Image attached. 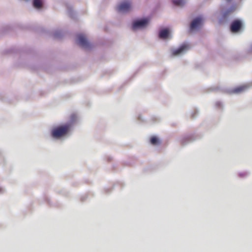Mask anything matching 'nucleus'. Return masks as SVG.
<instances>
[{
	"instance_id": "1",
	"label": "nucleus",
	"mask_w": 252,
	"mask_h": 252,
	"mask_svg": "<svg viewBox=\"0 0 252 252\" xmlns=\"http://www.w3.org/2000/svg\"><path fill=\"white\" fill-rule=\"evenodd\" d=\"M70 127L71 125L69 124L57 126L53 129L52 136L55 138H59L63 137L67 134Z\"/></svg>"
},
{
	"instance_id": "2",
	"label": "nucleus",
	"mask_w": 252,
	"mask_h": 252,
	"mask_svg": "<svg viewBox=\"0 0 252 252\" xmlns=\"http://www.w3.org/2000/svg\"><path fill=\"white\" fill-rule=\"evenodd\" d=\"M78 44L82 48L89 49L91 47V45L88 41L85 36L83 34H79L77 35Z\"/></svg>"
},
{
	"instance_id": "3",
	"label": "nucleus",
	"mask_w": 252,
	"mask_h": 252,
	"mask_svg": "<svg viewBox=\"0 0 252 252\" xmlns=\"http://www.w3.org/2000/svg\"><path fill=\"white\" fill-rule=\"evenodd\" d=\"M131 9V3L126 1L122 2L117 7V11L119 12H127Z\"/></svg>"
},
{
	"instance_id": "4",
	"label": "nucleus",
	"mask_w": 252,
	"mask_h": 252,
	"mask_svg": "<svg viewBox=\"0 0 252 252\" xmlns=\"http://www.w3.org/2000/svg\"><path fill=\"white\" fill-rule=\"evenodd\" d=\"M243 26L242 21L240 20H234L230 26V30L232 32H236L240 30Z\"/></svg>"
},
{
	"instance_id": "5",
	"label": "nucleus",
	"mask_w": 252,
	"mask_h": 252,
	"mask_svg": "<svg viewBox=\"0 0 252 252\" xmlns=\"http://www.w3.org/2000/svg\"><path fill=\"white\" fill-rule=\"evenodd\" d=\"M149 20L147 19L137 20L133 23L132 29L136 30L145 27L148 24Z\"/></svg>"
},
{
	"instance_id": "6",
	"label": "nucleus",
	"mask_w": 252,
	"mask_h": 252,
	"mask_svg": "<svg viewBox=\"0 0 252 252\" xmlns=\"http://www.w3.org/2000/svg\"><path fill=\"white\" fill-rule=\"evenodd\" d=\"M203 19L202 18L198 17L192 22L190 24V28L191 30H193L198 27L200 26V25L202 23Z\"/></svg>"
},
{
	"instance_id": "7",
	"label": "nucleus",
	"mask_w": 252,
	"mask_h": 252,
	"mask_svg": "<svg viewBox=\"0 0 252 252\" xmlns=\"http://www.w3.org/2000/svg\"><path fill=\"white\" fill-rule=\"evenodd\" d=\"M189 49V46L188 44H183L176 50H175L172 52V54L174 56H177L180 55L181 53H183L184 51H186Z\"/></svg>"
},
{
	"instance_id": "8",
	"label": "nucleus",
	"mask_w": 252,
	"mask_h": 252,
	"mask_svg": "<svg viewBox=\"0 0 252 252\" xmlns=\"http://www.w3.org/2000/svg\"><path fill=\"white\" fill-rule=\"evenodd\" d=\"M169 35V31L167 29H164L161 30L159 32L158 36L161 39H166L168 37Z\"/></svg>"
},
{
	"instance_id": "9",
	"label": "nucleus",
	"mask_w": 252,
	"mask_h": 252,
	"mask_svg": "<svg viewBox=\"0 0 252 252\" xmlns=\"http://www.w3.org/2000/svg\"><path fill=\"white\" fill-rule=\"evenodd\" d=\"M247 88H248V86L242 85L234 89L233 90V92L235 94L240 93L246 90Z\"/></svg>"
},
{
	"instance_id": "10",
	"label": "nucleus",
	"mask_w": 252,
	"mask_h": 252,
	"mask_svg": "<svg viewBox=\"0 0 252 252\" xmlns=\"http://www.w3.org/2000/svg\"><path fill=\"white\" fill-rule=\"evenodd\" d=\"M33 5L36 9L41 8L43 5L42 0H33Z\"/></svg>"
},
{
	"instance_id": "11",
	"label": "nucleus",
	"mask_w": 252,
	"mask_h": 252,
	"mask_svg": "<svg viewBox=\"0 0 252 252\" xmlns=\"http://www.w3.org/2000/svg\"><path fill=\"white\" fill-rule=\"evenodd\" d=\"M150 143H151L152 145H158L159 144L160 141L158 137L153 136L151 137V139H150Z\"/></svg>"
},
{
	"instance_id": "12",
	"label": "nucleus",
	"mask_w": 252,
	"mask_h": 252,
	"mask_svg": "<svg viewBox=\"0 0 252 252\" xmlns=\"http://www.w3.org/2000/svg\"><path fill=\"white\" fill-rule=\"evenodd\" d=\"M172 3L177 6H182L185 4L184 0H172Z\"/></svg>"
},
{
	"instance_id": "13",
	"label": "nucleus",
	"mask_w": 252,
	"mask_h": 252,
	"mask_svg": "<svg viewBox=\"0 0 252 252\" xmlns=\"http://www.w3.org/2000/svg\"><path fill=\"white\" fill-rule=\"evenodd\" d=\"M234 10H235V8H232V9H231V10H230L229 12H232Z\"/></svg>"
},
{
	"instance_id": "14",
	"label": "nucleus",
	"mask_w": 252,
	"mask_h": 252,
	"mask_svg": "<svg viewBox=\"0 0 252 252\" xmlns=\"http://www.w3.org/2000/svg\"><path fill=\"white\" fill-rule=\"evenodd\" d=\"M228 1H230L231 0H227Z\"/></svg>"
}]
</instances>
